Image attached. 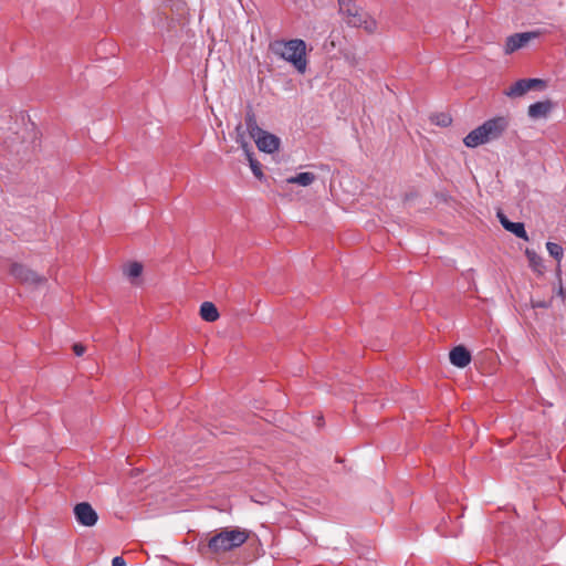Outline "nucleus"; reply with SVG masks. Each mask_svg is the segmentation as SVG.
<instances>
[{
  "label": "nucleus",
  "mask_w": 566,
  "mask_h": 566,
  "mask_svg": "<svg viewBox=\"0 0 566 566\" xmlns=\"http://www.w3.org/2000/svg\"><path fill=\"white\" fill-rule=\"evenodd\" d=\"M235 142L241 146L244 154L251 151V148L249 146V143L247 142L245 134L243 132V127L241 124H239L235 127Z\"/></svg>",
  "instance_id": "18"
},
{
  "label": "nucleus",
  "mask_w": 566,
  "mask_h": 566,
  "mask_svg": "<svg viewBox=\"0 0 566 566\" xmlns=\"http://www.w3.org/2000/svg\"><path fill=\"white\" fill-rule=\"evenodd\" d=\"M253 139L259 150L268 154L279 150L281 145V140L277 136L265 130H261Z\"/></svg>",
  "instance_id": "8"
},
{
  "label": "nucleus",
  "mask_w": 566,
  "mask_h": 566,
  "mask_svg": "<svg viewBox=\"0 0 566 566\" xmlns=\"http://www.w3.org/2000/svg\"><path fill=\"white\" fill-rule=\"evenodd\" d=\"M249 538V532L244 528H222L205 542L200 539L198 551L202 555H219L243 545Z\"/></svg>",
  "instance_id": "1"
},
{
  "label": "nucleus",
  "mask_w": 566,
  "mask_h": 566,
  "mask_svg": "<svg viewBox=\"0 0 566 566\" xmlns=\"http://www.w3.org/2000/svg\"><path fill=\"white\" fill-rule=\"evenodd\" d=\"M510 120L505 116H497L484 122L482 125L471 130L463 139L467 147L475 148L480 145L490 143L500 138L507 129Z\"/></svg>",
  "instance_id": "3"
},
{
  "label": "nucleus",
  "mask_w": 566,
  "mask_h": 566,
  "mask_svg": "<svg viewBox=\"0 0 566 566\" xmlns=\"http://www.w3.org/2000/svg\"><path fill=\"white\" fill-rule=\"evenodd\" d=\"M73 513H74L76 522L80 525H83L86 527L94 526L98 521V515H97L96 511L87 502L77 503L73 509Z\"/></svg>",
  "instance_id": "6"
},
{
  "label": "nucleus",
  "mask_w": 566,
  "mask_h": 566,
  "mask_svg": "<svg viewBox=\"0 0 566 566\" xmlns=\"http://www.w3.org/2000/svg\"><path fill=\"white\" fill-rule=\"evenodd\" d=\"M126 274L130 279L138 277L143 272V265L138 262L129 263L125 270Z\"/></svg>",
  "instance_id": "20"
},
{
  "label": "nucleus",
  "mask_w": 566,
  "mask_h": 566,
  "mask_svg": "<svg viewBox=\"0 0 566 566\" xmlns=\"http://www.w3.org/2000/svg\"><path fill=\"white\" fill-rule=\"evenodd\" d=\"M245 126L251 138H253L255 135L260 134L261 130H263L261 127H259L255 115L251 109L245 114Z\"/></svg>",
  "instance_id": "15"
},
{
  "label": "nucleus",
  "mask_w": 566,
  "mask_h": 566,
  "mask_svg": "<svg viewBox=\"0 0 566 566\" xmlns=\"http://www.w3.org/2000/svg\"><path fill=\"white\" fill-rule=\"evenodd\" d=\"M339 13L345 22L354 28H363L367 32L376 30V21L363 9L357 7L353 0H338Z\"/></svg>",
  "instance_id": "4"
},
{
  "label": "nucleus",
  "mask_w": 566,
  "mask_h": 566,
  "mask_svg": "<svg viewBox=\"0 0 566 566\" xmlns=\"http://www.w3.org/2000/svg\"><path fill=\"white\" fill-rule=\"evenodd\" d=\"M10 273L18 281L28 285H39L45 282V277L21 264H12Z\"/></svg>",
  "instance_id": "7"
},
{
  "label": "nucleus",
  "mask_w": 566,
  "mask_h": 566,
  "mask_svg": "<svg viewBox=\"0 0 566 566\" xmlns=\"http://www.w3.org/2000/svg\"><path fill=\"white\" fill-rule=\"evenodd\" d=\"M73 352L76 356H82L85 353V347L82 344H74Z\"/></svg>",
  "instance_id": "22"
},
{
  "label": "nucleus",
  "mask_w": 566,
  "mask_h": 566,
  "mask_svg": "<svg viewBox=\"0 0 566 566\" xmlns=\"http://www.w3.org/2000/svg\"><path fill=\"white\" fill-rule=\"evenodd\" d=\"M245 157H247V160L249 161V166H250L254 177L258 178L259 180H261L264 177V175L262 172L261 164L256 159L253 158L252 151L245 153Z\"/></svg>",
  "instance_id": "16"
},
{
  "label": "nucleus",
  "mask_w": 566,
  "mask_h": 566,
  "mask_svg": "<svg viewBox=\"0 0 566 566\" xmlns=\"http://www.w3.org/2000/svg\"><path fill=\"white\" fill-rule=\"evenodd\" d=\"M112 566H126V562L123 557L116 556L112 560Z\"/></svg>",
  "instance_id": "23"
},
{
  "label": "nucleus",
  "mask_w": 566,
  "mask_h": 566,
  "mask_svg": "<svg viewBox=\"0 0 566 566\" xmlns=\"http://www.w3.org/2000/svg\"><path fill=\"white\" fill-rule=\"evenodd\" d=\"M497 217L500 219L501 224L506 231L512 232L520 239L528 240L525 227L522 222H512L502 212H499Z\"/></svg>",
  "instance_id": "12"
},
{
  "label": "nucleus",
  "mask_w": 566,
  "mask_h": 566,
  "mask_svg": "<svg viewBox=\"0 0 566 566\" xmlns=\"http://www.w3.org/2000/svg\"><path fill=\"white\" fill-rule=\"evenodd\" d=\"M526 256H527V260H528V263H530V266L541 273L542 272V268H543V264H542V259L539 255H537L534 251H531V250H526L525 252Z\"/></svg>",
  "instance_id": "17"
},
{
  "label": "nucleus",
  "mask_w": 566,
  "mask_h": 566,
  "mask_svg": "<svg viewBox=\"0 0 566 566\" xmlns=\"http://www.w3.org/2000/svg\"><path fill=\"white\" fill-rule=\"evenodd\" d=\"M536 34L533 32L515 33L507 38L504 51L511 54L518 49L524 48Z\"/></svg>",
  "instance_id": "9"
},
{
  "label": "nucleus",
  "mask_w": 566,
  "mask_h": 566,
  "mask_svg": "<svg viewBox=\"0 0 566 566\" xmlns=\"http://www.w3.org/2000/svg\"><path fill=\"white\" fill-rule=\"evenodd\" d=\"M553 108L554 104L549 99L536 102L528 106L527 115L535 120L546 118Z\"/></svg>",
  "instance_id": "10"
},
{
  "label": "nucleus",
  "mask_w": 566,
  "mask_h": 566,
  "mask_svg": "<svg viewBox=\"0 0 566 566\" xmlns=\"http://www.w3.org/2000/svg\"><path fill=\"white\" fill-rule=\"evenodd\" d=\"M269 49L275 56L291 63L298 73H305L307 60L306 44L303 40H274L270 43Z\"/></svg>",
  "instance_id": "2"
},
{
  "label": "nucleus",
  "mask_w": 566,
  "mask_h": 566,
  "mask_svg": "<svg viewBox=\"0 0 566 566\" xmlns=\"http://www.w3.org/2000/svg\"><path fill=\"white\" fill-rule=\"evenodd\" d=\"M432 120L439 126H448L451 124L452 119L448 114H438L432 117Z\"/></svg>",
  "instance_id": "21"
},
{
  "label": "nucleus",
  "mask_w": 566,
  "mask_h": 566,
  "mask_svg": "<svg viewBox=\"0 0 566 566\" xmlns=\"http://www.w3.org/2000/svg\"><path fill=\"white\" fill-rule=\"evenodd\" d=\"M200 316L203 321L212 323L219 318V312L211 302H203L200 306Z\"/></svg>",
  "instance_id": "13"
},
{
  "label": "nucleus",
  "mask_w": 566,
  "mask_h": 566,
  "mask_svg": "<svg viewBox=\"0 0 566 566\" xmlns=\"http://www.w3.org/2000/svg\"><path fill=\"white\" fill-rule=\"evenodd\" d=\"M449 357H450L451 364L459 368L467 367L471 361L470 352L463 346L454 347L450 352Z\"/></svg>",
  "instance_id": "11"
},
{
  "label": "nucleus",
  "mask_w": 566,
  "mask_h": 566,
  "mask_svg": "<svg viewBox=\"0 0 566 566\" xmlns=\"http://www.w3.org/2000/svg\"><path fill=\"white\" fill-rule=\"evenodd\" d=\"M316 180V176L313 172H300L296 176L286 179L287 184H297L302 187H307Z\"/></svg>",
  "instance_id": "14"
},
{
  "label": "nucleus",
  "mask_w": 566,
  "mask_h": 566,
  "mask_svg": "<svg viewBox=\"0 0 566 566\" xmlns=\"http://www.w3.org/2000/svg\"><path fill=\"white\" fill-rule=\"evenodd\" d=\"M545 86V81L541 78H522L507 87L504 94L510 98H517L524 96L532 90H543Z\"/></svg>",
  "instance_id": "5"
},
{
  "label": "nucleus",
  "mask_w": 566,
  "mask_h": 566,
  "mask_svg": "<svg viewBox=\"0 0 566 566\" xmlns=\"http://www.w3.org/2000/svg\"><path fill=\"white\" fill-rule=\"evenodd\" d=\"M546 249L555 260L560 261V259L563 258V248L559 244L554 242H547Z\"/></svg>",
  "instance_id": "19"
}]
</instances>
